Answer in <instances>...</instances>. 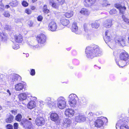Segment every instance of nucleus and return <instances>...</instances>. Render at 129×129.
Masks as SVG:
<instances>
[{"mask_svg": "<svg viewBox=\"0 0 129 129\" xmlns=\"http://www.w3.org/2000/svg\"><path fill=\"white\" fill-rule=\"evenodd\" d=\"M80 13L85 15H88L89 14V12L86 9L83 8L80 11Z\"/></svg>", "mask_w": 129, "mask_h": 129, "instance_id": "bb28decb", "label": "nucleus"}, {"mask_svg": "<svg viewBox=\"0 0 129 129\" xmlns=\"http://www.w3.org/2000/svg\"><path fill=\"white\" fill-rule=\"evenodd\" d=\"M3 15L6 17H9L10 16V14L8 11H6L4 12Z\"/></svg>", "mask_w": 129, "mask_h": 129, "instance_id": "37998d69", "label": "nucleus"}, {"mask_svg": "<svg viewBox=\"0 0 129 129\" xmlns=\"http://www.w3.org/2000/svg\"><path fill=\"white\" fill-rule=\"evenodd\" d=\"M7 38L6 34L3 32H0V40L3 42H5L7 41Z\"/></svg>", "mask_w": 129, "mask_h": 129, "instance_id": "6ab92c4d", "label": "nucleus"}, {"mask_svg": "<svg viewBox=\"0 0 129 129\" xmlns=\"http://www.w3.org/2000/svg\"><path fill=\"white\" fill-rule=\"evenodd\" d=\"M14 117L13 116L10 115L9 117L6 120V122L8 123H10L13 121Z\"/></svg>", "mask_w": 129, "mask_h": 129, "instance_id": "2f4dec72", "label": "nucleus"}, {"mask_svg": "<svg viewBox=\"0 0 129 129\" xmlns=\"http://www.w3.org/2000/svg\"><path fill=\"white\" fill-rule=\"evenodd\" d=\"M107 1H105V3H104L103 4V5L104 6H106L108 5H110V4H108L107 3H106V2Z\"/></svg>", "mask_w": 129, "mask_h": 129, "instance_id": "0e129e2a", "label": "nucleus"}, {"mask_svg": "<svg viewBox=\"0 0 129 129\" xmlns=\"http://www.w3.org/2000/svg\"><path fill=\"white\" fill-rule=\"evenodd\" d=\"M22 5L24 7H26L28 5V3L26 1H23L22 3Z\"/></svg>", "mask_w": 129, "mask_h": 129, "instance_id": "a18cd8bd", "label": "nucleus"}, {"mask_svg": "<svg viewBox=\"0 0 129 129\" xmlns=\"http://www.w3.org/2000/svg\"><path fill=\"white\" fill-rule=\"evenodd\" d=\"M95 114L92 112H90L88 115L87 117L88 118H92L94 116Z\"/></svg>", "mask_w": 129, "mask_h": 129, "instance_id": "f704fd0d", "label": "nucleus"}, {"mask_svg": "<svg viewBox=\"0 0 129 129\" xmlns=\"http://www.w3.org/2000/svg\"><path fill=\"white\" fill-rule=\"evenodd\" d=\"M26 87V84L25 83H19L15 85V89L16 91H20L22 90Z\"/></svg>", "mask_w": 129, "mask_h": 129, "instance_id": "f8f14e48", "label": "nucleus"}, {"mask_svg": "<svg viewBox=\"0 0 129 129\" xmlns=\"http://www.w3.org/2000/svg\"><path fill=\"white\" fill-rule=\"evenodd\" d=\"M27 44L28 45H29V46H30V47L32 48H33L34 49H35V48L38 47V45H37L36 46H34L33 45H32L31 44V42H28L27 43Z\"/></svg>", "mask_w": 129, "mask_h": 129, "instance_id": "4c0bfd02", "label": "nucleus"}, {"mask_svg": "<svg viewBox=\"0 0 129 129\" xmlns=\"http://www.w3.org/2000/svg\"><path fill=\"white\" fill-rule=\"evenodd\" d=\"M26 93L27 99L28 98H29L30 100L31 98H33V96L30 93L27 92H26Z\"/></svg>", "mask_w": 129, "mask_h": 129, "instance_id": "e433bc0d", "label": "nucleus"}, {"mask_svg": "<svg viewBox=\"0 0 129 129\" xmlns=\"http://www.w3.org/2000/svg\"><path fill=\"white\" fill-rule=\"evenodd\" d=\"M127 122L123 120L120 119L116 124V129H129Z\"/></svg>", "mask_w": 129, "mask_h": 129, "instance_id": "39448f33", "label": "nucleus"}, {"mask_svg": "<svg viewBox=\"0 0 129 129\" xmlns=\"http://www.w3.org/2000/svg\"><path fill=\"white\" fill-rule=\"evenodd\" d=\"M18 123H15L14 124V129H18Z\"/></svg>", "mask_w": 129, "mask_h": 129, "instance_id": "603ef678", "label": "nucleus"}, {"mask_svg": "<svg viewBox=\"0 0 129 129\" xmlns=\"http://www.w3.org/2000/svg\"><path fill=\"white\" fill-rule=\"evenodd\" d=\"M26 123H29V124L30 126L31 125H32L31 122L26 119H23L21 122V124L22 125H25V124Z\"/></svg>", "mask_w": 129, "mask_h": 129, "instance_id": "c85d7f7f", "label": "nucleus"}, {"mask_svg": "<svg viewBox=\"0 0 129 129\" xmlns=\"http://www.w3.org/2000/svg\"><path fill=\"white\" fill-rule=\"evenodd\" d=\"M49 4L51 5L52 7L57 9H58L59 8V4L52 2H50Z\"/></svg>", "mask_w": 129, "mask_h": 129, "instance_id": "cd10ccee", "label": "nucleus"}, {"mask_svg": "<svg viewBox=\"0 0 129 129\" xmlns=\"http://www.w3.org/2000/svg\"><path fill=\"white\" fill-rule=\"evenodd\" d=\"M71 122L70 119L68 118H65L62 122L63 126L65 127H69Z\"/></svg>", "mask_w": 129, "mask_h": 129, "instance_id": "a211bd4d", "label": "nucleus"}, {"mask_svg": "<svg viewBox=\"0 0 129 129\" xmlns=\"http://www.w3.org/2000/svg\"><path fill=\"white\" fill-rule=\"evenodd\" d=\"M10 5L12 7H15L18 5V2L17 1L15 0L10 3Z\"/></svg>", "mask_w": 129, "mask_h": 129, "instance_id": "72a5a7b5", "label": "nucleus"}, {"mask_svg": "<svg viewBox=\"0 0 129 129\" xmlns=\"http://www.w3.org/2000/svg\"><path fill=\"white\" fill-rule=\"evenodd\" d=\"M60 22L62 25L64 26H67L69 23V20L65 19H61Z\"/></svg>", "mask_w": 129, "mask_h": 129, "instance_id": "a878e982", "label": "nucleus"}, {"mask_svg": "<svg viewBox=\"0 0 129 129\" xmlns=\"http://www.w3.org/2000/svg\"><path fill=\"white\" fill-rule=\"evenodd\" d=\"M25 12L28 14H29L31 13V11L30 9H26L25 10Z\"/></svg>", "mask_w": 129, "mask_h": 129, "instance_id": "3c124183", "label": "nucleus"}, {"mask_svg": "<svg viewBox=\"0 0 129 129\" xmlns=\"http://www.w3.org/2000/svg\"><path fill=\"white\" fill-rule=\"evenodd\" d=\"M18 97L20 101H21L25 100L27 99L25 92L21 93L19 95Z\"/></svg>", "mask_w": 129, "mask_h": 129, "instance_id": "5701e85b", "label": "nucleus"}, {"mask_svg": "<svg viewBox=\"0 0 129 129\" xmlns=\"http://www.w3.org/2000/svg\"><path fill=\"white\" fill-rule=\"evenodd\" d=\"M47 9V6L46 5H44L43 7V9L44 10L45 9Z\"/></svg>", "mask_w": 129, "mask_h": 129, "instance_id": "69168bd1", "label": "nucleus"}, {"mask_svg": "<svg viewBox=\"0 0 129 129\" xmlns=\"http://www.w3.org/2000/svg\"><path fill=\"white\" fill-rule=\"evenodd\" d=\"M75 112L74 110L73 109H68L65 110L64 114L66 116L71 117L74 115Z\"/></svg>", "mask_w": 129, "mask_h": 129, "instance_id": "ddd939ff", "label": "nucleus"}, {"mask_svg": "<svg viewBox=\"0 0 129 129\" xmlns=\"http://www.w3.org/2000/svg\"><path fill=\"white\" fill-rule=\"evenodd\" d=\"M51 119L53 121H55L58 119V116L57 114L55 113H51L50 116Z\"/></svg>", "mask_w": 129, "mask_h": 129, "instance_id": "b1692460", "label": "nucleus"}, {"mask_svg": "<svg viewBox=\"0 0 129 129\" xmlns=\"http://www.w3.org/2000/svg\"><path fill=\"white\" fill-rule=\"evenodd\" d=\"M72 54L74 55H76L77 54V52L75 50H73L72 52Z\"/></svg>", "mask_w": 129, "mask_h": 129, "instance_id": "e2e57ef3", "label": "nucleus"}, {"mask_svg": "<svg viewBox=\"0 0 129 129\" xmlns=\"http://www.w3.org/2000/svg\"><path fill=\"white\" fill-rule=\"evenodd\" d=\"M126 9V8L124 6H123L122 8L119 10L120 13L123 14L124 11Z\"/></svg>", "mask_w": 129, "mask_h": 129, "instance_id": "c9c22d12", "label": "nucleus"}, {"mask_svg": "<svg viewBox=\"0 0 129 129\" xmlns=\"http://www.w3.org/2000/svg\"><path fill=\"white\" fill-rule=\"evenodd\" d=\"M37 98L35 97H33V98H31L30 100L31 101H34L35 102Z\"/></svg>", "mask_w": 129, "mask_h": 129, "instance_id": "680f3d73", "label": "nucleus"}, {"mask_svg": "<svg viewBox=\"0 0 129 129\" xmlns=\"http://www.w3.org/2000/svg\"><path fill=\"white\" fill-rule=\"evenodd\" d=\"M15 41L17 43H21L23 40V37L20 34L15 35L14 36Z\"/></svg>", "mask_w": 129, "mask_h": 129, "instance_id": "412c9836", "label": "nucleus"}, {"mask_svg": "<svg viewBox=\"0 0 129 129\" xmlns=\"http://www.w3.org/2000/svg\"><path fill=\"white\" fill-rule=\"evenodd\" d=\"M108 120L105 117H102L98 118L94 122V124L95 127L100 128L102 127L106 122H107Z\"/></svg>", "mask_w": 129, "mask_h": 129, "instance_id": "423d86ee", "label": "nucleus"}, {"mask_svg": "<svg viewBox=\"0 0 129 129\" xmlns=\"http://www.w3.org/2000/svg\"><path fill=\"white\" fill-rule=\"evenodd\" d=\"M122 18L124 21L126 22L129 24V19L127 18L124 15L122 16Z\"/></svg>", "mask_w": 129, "mask_h": 129, "instance_id": "a19ab883", "label": "nucleus"}, {"mask_svg": "<svg viewBox=\"0 0 129 129\" xmlns=\"http://www.w3.org/2000/svg\"><path fill=\"white\" fill-rule=\"evenodd\" d=\"M87 57L88 58H92L95 57L101 56L102 52L100 47L96 45L92 47H88L85 51Z\"/></svg>", "mask_w": 129, "mask_h": 129, "instance_id": "f257e3e1", "label": "nucleus"}, {"mask_svg": "<svg viewBox=\"0 0 129 129\" xmlns=\"http://www.w3.org/2000/svg\"><path fill=\"white\" fill-rule=\"evenodd\" d=\"M36 106V103L34 101H31L29 102L27 107L28 108L31 109L35 108Z\"/></svg>", "mask_w": 129, "mask_h": 129, "instance_id": "aec40b11", "label": "nucleus"}, {"mask_svg": "<svg viewBox=\"0 0 129 129\" xmlns=\"http://www.w3.org/2000/svg\"><path fill=\"white\" fill-rule=\"evenodd\" d=\"M35 8H36L35 6H32L31 7V9L33 10H34L35 9Z\"/></svg>", "mask_w": 129, "mask_h": 129, "instance_id": "338daca9", "label": "nucleus"}, {"mask_svg": "<svg viewBox=\"0 0 129 129\" xmlns=\"http://www.w3.org/2000/svg\"><path fill=\"white\" fill-rule=\"evenodd\" d=\"M96 0H85L84 2L85 6L89 7L92 6L95 2Z\"/></svg>", "mask_w": 129, "mask_h": 129, "instance_id": "2eb2a0df", "label": "nucleus"}, {"mask_svg": "<svg viewBox=\"0 0 129 129\" xmlns=\"http://www.w3.org/2000/svg\"><path fill=\"white\" fill-rule=\"evenodd\" d=\"M28 24L30 26H32L33 24V22L31 21H29L28 22Z\"/></svg>", "mask_w": 129, "mask_h": 129, "instance_id": "5fc2aeb1", "label": "nucleus"}, {"mask_svg": "<svg viewBox=\"0 0 129 129\" xmlns=\"http://www.w3.org/2000/svg\"><path fill=\"white\" fill-rule=\"evenodd\" d=\"M35 71L34 69H32L30 72V74L32 76H34L35 74Z\"/></svg>", "mask_w": 129, "mask_h": 129, "instance_id": "09e8293b", "label": "nucleus"}, {"mask_svg": "<svg viewBox=\"0 0 129 129\" xmlns=\"http://www.w3.org/2000/svg\"><path fill=\"white\" fill-rule=\"evenodd\" d=\"M120 60H117L115 59L116 63L119 67H122L128 64L129 55L128 53L124 50H122L119 55Z\"/></svg>", "mask_w": 129, "mask_h": 129, "instance_id": "f03ea898", "label": "nucleus"}, {"mask_svg": "<svg viewBox=\"0 0 129 129\" xmlns=\"http://www.w3.org/2000/svg\"><path fill=\"white\" fill-rule=\"evenodd\" d=\"M10 7V6L9 5H7L5 6V8H6L8 9Z\"/></svg>", "mask_w": 129, "mask_h": 129, "instance_id": "774afa93", "label": "nucleus"}, {"mask_svg": "<svg viewBox=\"0 0 129 129\" xmlns=\"http://www.w3.org/2000/svg\"><path fill=\"white\" fill-rule=\"evenodd\" d=\"M81 102L83 103L86 104L87 101L85 98L83 97L81 98Z\"/></svg>", "mask_w": 129, "mask_h": 129, "instance_id": "49530a36", "label": "nucleus"}, {"mask_svg": "<svg viewBox=\"0 0 129 129\" xmlns=\"http://www.w3.org/2000/svg\"><path fill=\"white\" fill-rule=\"evenodd\" d=\"M78 98L76 94H71L68 97V102L70 106L72 108L75 107L77 105V101Z\"/></svg>", "mask_w": 129, "mask_h": 129, "instance_id": "7ed1b4c3", "label": "nucleus"}, {"mask_svg": "<svg viewBox=\"0 0 129 129\" xmlns=\"http://www.w3.org/2000/svg\"><path fill=\"white\" fill-rule=\"evenodd\" d=\"M35 123L38 126L42 125L44 124V120L43 117L38 116L36 119Z\"/></svg>", "mask_w": 129, "mask_h": 129, "instance_id": "4468645a", "label": "nucleus"}, {"mask_svg": "<svg viewBox=\"0 0 129 129\" xmlns=\"http://www.w3.org/2000/svg\"><path fill=\"white\" fill-rule=\"evenodd\" d=\"M49 29L52 31H55L57 28L56 23L54 21H51L49 24Z\"/></svg>", "mask_w": 129, "mask_h": 129, "instance_id": "9b49d317", "label": "nucleus"}, {"mask_svg": "<svg viewBox=\"0 0 129 129\" xmlns=\"http://www.w3.org/2000/svg\"><path fill=\"white\" fill-rule=\"evenodd\" d=\"M115 7L117 9H119V10L123 7L120 4L118 3L116 4L115 5Z\"/></svg>", "mask_w": 129, "mask_h": 129, "instance_id": "79ce46f5", "label": "nucleus"}, {"mask_svg": "<svg viewBox=\"0 0 129 129\" xmlns=\"http://www.w3.org/2000/svg\"><path fill=\"white\" fill-rule=\"evenodd\" d=\"M6 127L8 129H12L13 126L11 124H8L7 125Z\"/></svg>", "mask_w": 129, "mask_h": 129, "instance_id": "de8ad7c7", "label": "nucleus"}, {"mask_svg": "<svg viewBox=\"0 0 129 129\" xmlns=\"http://www.w3.org/2000/svg\"><path fill=\"white\" fill-rule=\"evenodd\" d=\"M73 62L75 65H78L79 64V61L76 59H74L73 60Z\"/></svg>", "mask_w": 129, "mask_h": 129, "instance_id": "58836bf2", "label": "nucleus"}, {"mask_svg": "<svg viewBox=\"0 0 129 129\" xmlns=\"http://www.w3.org/2000/svg\"><path fill=\"white\" fill-rule=\"evenodd\" d=\"M43 11L45 13H47L49 12V10L47 9H46L44 10Z\"/></svg>", "mask_w": 129, "mask_h": 129, "instance_id": "052dcab7", "label": "nucleus"}, {"mask_svg": "<svg viewBox=\"0 0 129 129\" xmlns=\"http://www.w3.org/2000/svg\"><path fill=\"white\" fill-rule=\"evenodd\" d=\"M109 31H106L105 33V35L104 37V40L106 43L110 42L111 40L109 36Z\"/></svg>", "mask_w": 129, "mask_h": 129, "instance_id": "4be33fe9", "label": "nucleus"}, {"mask_svg": "<svg viewBox=\"0 0 129 129\" xmlns=\"http://www.w3.org/2000/svg\"><path fill=\"white\" fill-rule=\"evenodd\" d=\"M58 1L59 5H62L64 2V0H57Z\"/></svg>", "mask_w": 129, "mask_h": 129, "instance_id": "8fccbe9b", "label": "nucleus"}, {"mask_svg": "<svg viewBox=\"0 0 129 129\" xmlns=\"http://www.w3.org/2000/svg\"><path fill=\"white\" fill-rule=\"evenodd\" d=\"M71 30L72 32L76 34H80L82 33V31L78 29L77 23L75 22H74L72 24Z\"/></svg>", "mask_w": 129, "mask_h": 129, "instance_id": "9d476101", "label": "nucleus"}, {"mask_svg": "<svg viewBox=\"0 0 129 129\" xmlns=\"http://www.w3.org/2000/svg\"><path fill=\"white\" fill-rule=\"evenodd\" d=\"M38 20L39 21H41L43 19V17L41 15L38 16L37 18Z\"/></svg>", "mask_w": 129, "mask_h": 129, "instance_id": "6e6d98bb", "label": "nucleus"}, {"mask_svg": "<svg viewBox=\"0 0 129 129\" xmlns=\"http://www.w3.org/2000/svg\"><path fill=\"white\" fill-rule=\"evenodd\" d=\"M73 11H70L66 12L64 14L65 16L68 18H70L73 16Z\"/></svg>", "mask_w": 129, "mask_h": 129, "instance_id": "c756f323", "label": "nucleus"}, {"mask_svg": "<svg viewBox=\"0 0 129 129\" xmlns=\"http://www.w3.org/2000/svg\"><path fill=\"white\" fill-rule=\"evenodd\" d=\"M4 6L3 5H0V10L1 11H3L4 10Z\"/></svg>", "mask_w": 129, "mask_h": 129, "instance_id": "864d4df0", "label": "nucleus"}, {"mask_svg": "<svg viewBox=\"0 0 129 129\" xmlns=\"http://www.w3.org/2000/svg\"><path fill=\"white\" fill-rule=\"evenodd\" d=\"M85 120L86 118L85 116L81 115L76 116L75 118L76 121L77 122H83L85 121Z\"/></svg>", "mask_w": 129, "mask_h": 129, "instance_id": "dca6fc26", "label": "nucleus"}, {"mask_svg": "<svg viewBox=\"0 0 129 129\" xmlns=\"http://www.w3.org/2000/svg\"><path fill=\"white\" fill-rule=\"evenodd\" d=\"M13 48L15 50H17L19 48V45H14L12 46Z\"/></svg>", "mask_w": 129, "mask_h": 129, "instance_id": "c03bdc74", "label": "nucleus"}, {"mask_svg": "<svg viewBox=\"0 0 129 129\" xmlns=\"http://www.w3.org/2000/svg\"><path fill=\"white\" fill-rule=\"evenodd\" d=\"M117 12L116 11L115 9H113L110 10L109 13L110 14L112 15L116 14Z\"/></svg>", "mask_w": 129, "mask_h": 129, "instance_id": "ea45409f", "label": "nucleus"}, {"mask_svg": "<svg viewBox=\"0 0 129 129\" xmlns=\"http://www.w3.org/2000/svg\"><path fill=\"white\" fill-rule=\"evenodd\" d=\"M112 25V21L111 19H109L106 20L103 24L104 26L106 28L110 27Z\"/></svg>", "mask_w": 129, "mask_h": 129, "instance_id": "f3484780", "label": "nucleus"}, {"mask_svg": "<svg viewBox=\"0 0 129 129\" xmlns=\"http://www.w3.org/2000/svg\"><path fill=\"white\" fill-rule=\"evenodd\" d=\"M57 107L61 109L65 108L66 106L67 101L65 98L62 96H60L57 100Z\"/></svg>", "mask_w": 129, "mask_h": 129, "instance_id": "20e7f679", "label": "nucleus"}, {"mask_svg": "<svg viewBox=\"0 0 129 129\" xmlns=\"http://www.w3.org/2000/svg\"><path fill=\"white\" fill-rule=\"evenodd\" d=\"M10 26L7 25H6L5 27V29L8 30H10Z\"/></svg>", "mask_w": 129, "mask_h": 129, "instance_id": "4d7b16f0", "label": "nucleus"}, {"mask_svg": "<svg viewBox=\"0 0 129 129\" xmlns=\"http://www.w3.org/2000/svg\"><path fill=\"white\" fill-rule=\"evenodd\" d=\"M45 102L48 106L51 108L55 106L56 103L55 100L50 97H47L45 100Z\"/></svg>", "mask_w": 129, "mask_h": 129, "instance_id": "0eeeda50", "label": "nucleus"}, {"mask_svg": "<svg viewBox=\"0 0 129 129\" xmlns=\"http://www.w3.org/2000/svg\"><path fill=\"white\" fill-rule=\"evenodd\" d=\"M46 37L44 34H41L38 35L37 37V40L38 43L43 44L46 40Z\"/></svg>", "mask_w": 129, "mask_h": 129, "instance_id": "6e6552de", "label": "nucleus"}, {"mask_svg": "<svg viewBox=\"0 0 129 129\" xmlns=\"http://www.w3.org/2000/svg\"><path fill=\"white\" fill-rule=\"evenodd\" d=\"M115 41L116 43H119L122 46H124L125 45V41L123 38H122L120 39H115Z\"/></svg>", "mask_w": 129, "mask_h": 129, "instance_id": "393cba45", "label": "nucleus"}, {"mask_svg": "<svg viewBox=\"0 0 129 129\" xmlns=\"http://www.w3.org/2000/svg\"><path fill=\"white\" fill-rule=\"evenodd\" d=\"M87 24H84V30L86 31L87 30Z\"/></svg>", "mask_w": 129, "mask_h": 129, "instance_id": "bf43d9fd", "label": "nucleus"}, {"mask_svg": "<svg viewBox=\"0 0 129 129\" xmlns=\"http://www.w3.org/2000/svg\"><path fill=\"white\" fill-rule=\"evenodd\" d=\"M91 25L92 27L95 28H97L99 26V23L95 22L92 23Z\"/></svg>", "mask_w": 129, "mask_h": 129, "instance_id": "473e14b6", "label": "nucleus"}, {"mask_svg": "<svg viewBox=\"0 0 129 129\" xmlns=\"http://www.w3.org/2000/svg\"><path fill=\"white\" fill-rule=\"evenodd\" d=\"M22 117V116L20 114H18L15 117V119L19 122L21 121V118Z\"/></svg>", "mask_w": 129, "mask_h": 129, "instance_id": "7c9ffc66", "label": "nucleus"}, {"mask_svg": "<svg viewBox=\"0 0 129 129\" xmlns=\"http://www.w3.org/2000/svg\"><path fill=\"white\" fill-rule=\"evenodd\" d=\"M11 112L14 115L17 113V111L16 110H12Z\"/></svg>", "mask_w": 129, "mask_h": 129, "instance_id": "13d9d810", "label": "nucleus"}, {"mask_svg": "<svg viewBox=\"0 0 129 129\" xmlns=\"http://www.w3.org/2000/svg\"><path fill=\"white\" fill-rule=\"evenodd\" d=\"M11 85H13L16 83L18 80H20L21 78V77L16 74H13L11 75Z\"/></svg>", "mask_w": 129, "mask_h": 129, "instance_id": "1a4fd4ad", "label": "nucleus"}]
</instances>
